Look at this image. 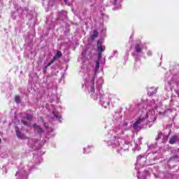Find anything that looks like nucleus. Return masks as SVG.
Masks as SVG:
<instances>
[{"label":"nucleus","instance_id":"7ed1b4c3","mask_svg":"<svg viewBox=\"0 0 179 179\" xmlns=\"http://www.w3.org/2000/svg\"><path fill=\"white\" fill-rule=\"evenodd\" d=\"M146 120H148L150 122H152L156 120L155 110L152 109L148 112L145 115V117L138 119L133 124V128H134L135 131H141V129H142V127H143V122H145Z\"/></svg>","mask_w":179,"mask_h":179},{"label":"nucleus","instance_id":"f257e3e1","mask_svg":"<svg viewBox=\"0 0 179 179\" xmlns=\"http://www.w3.org/2000/svg\"><path fill=\"white\" fill-rule=\"evenodd\" d=\"M89 80L92 99L96 101L99 100V103L106 108L107 106H110V95L108 94H103V90H101L103 83H104L103 77H100L96 81V92H94V84L92 83L90 77H89Z\"/></svg>","mask_w":179,"mask_h":179},{"label":"nucleus","instance_id":"20e7f679","mask_svg":"<svg viewBox=\"0 0 179 179\" xmlns=\"http://www.w3.org/2000/svg\"><path fill=\"white\" fill-rule=\"evenodd\" d=\"M99 68H100V60H97L96 62L94 73H92V75H90L89 76L92 85H94V79H96V76L97 73H99Z\"/></svg>","mask_w":179,"mask_h":179},{"label":"nucleus","instance_id":"2eb2a0df","mask_svg":"<svg viewBox=\"0 0 179 179\" xmlns=\"http://www.w3.org/2000/svg\"><path fill=\"white\" fill-rule=\"evenodd\" d=\"M34 128L36 129V131H37L39 134H41V132H43V129L37 125V124H34Z\"/></svg>","mask_w":179,"mask_h":179},{"label":"nucleus","instance_id":"0eeeda50","mask_svg":"<svg viewBox=\"0 0 179 179\" xmlns=\"http://www.w3.org/2000/svg\"><path fill=\"white\" fill-rule=\"evenodd\" d=\"M135 54H141L143 50V45L137 43L134 46Z\"/></svg>","mask_w":179,"mask_h":179},{"label":"nucleus","instance_id":"e433bc0d","mask_svg":"<svg viewBox=\"0 0 179 179\" xmlns=\"http://www.w3.org/2000/svg\"><path fill=\"white\" fill-rule=\"evenodd\" d=\"M0 143H1V139H0Z\"/></svg>","mask_w":179,"mask_h":179},{"label":"nucleus","instance_id":"4be33fe9","mask_svg":"<svg viewBox=\"0 0 179 179\" xmlns=\"http://www.w3.org/2000/svg\"><path fill=\"white\" fill-rule=\"evenodd\" d=\"M164 138V135L163 134H158L157 138H156V141H160V139H163Z\"/></svg>","mask_w":179,"mask_h":179},{"label":"nucleus","instance_id":"9b49d317","mask_svg":"<svg viewBox=\"0 0 179 179\" xmlns=\"http://www.w3.org/2000/svg\"><path fill=\"white\" fill-rule=\"evenodd\" d=\"M113 5L115 9L121 8V0H113Z\"/></svg>","mask_w":179,"mask_h":179},{"label":"nucleus","instance_id":"ddd939ff","mask_svg":"<svg viewBox=\"0 0 179 179\" xmlns=\"http://www.w3.org/2000/svg\"><path fill=\"white\" fill-rule=\"evenodd\" d=\"M148 91L150 96H153V94H156V93H157V91L155 90V87L148 88Z\"/></svg>","mask_w":179,"mask_h":179},{"label":"nucleus","instance_id":"f03ea898","mask_svg":"<svg viewBox=\"0 0 179 179\" xmlns=\"http://www.w3.org/2000/svg\"><path fill=\"white\" fill-rule=\"evenodd\" d=\"M122 134H124L122 129L109 130L105 136L104 142H106L108 146H112V148H118V146H120L118 135H122Z\"/></svg>","mask_w":179,"mask_h":179},{"label":"nucleus","instance_id":"c85d7f7f","mask_svg":"<svg viewBox=\"0 0 179 179\" xmlns=\"http://www.w3.org/2000/svg\"><path fill=\"white\" fill-rule=\"evenodd\" d=\"M101 58V53H99L98 54V59L99 60L98 61H100V59Z\"/></svg>","mask_w":179,"mask_h":179},{"label":"nucleus","instance_id":"a878e982","mask_svg":"<svg viewBox=\"0 0 179 179\" xmlns=\"http://www.w3.org/2000/svg\"><path fill=\"white\" fill-rule=\"evenodd\" d=\"M133 150H141V147H139V145L136 144L135 148H133Z\"/></svg>","mask_w":179,"mask_h":179},{"label":"nucleus","instance_id":"39448f33","mask_svg":"<svg viewBox=\"0 0 179 179\" xmlns=\"http://www.w3.org/2000/svg\"><path fill=\"white\" fill-rule=\"evenodd\" d=\"M145 162H146V157L145 155H139L137 157L136 164V169L138 170V166H141L143 167L145 166Z\"/></svg>","mask_w":179,"mask_h":179},{"label":"nucleus","instance_id":"412c9836","mask_svg":"<svg viewBox=\"0 0 179 179\" xmlns=\"http://www.w3.org/2000/svg\"><path fill=\"white\" fill-rule=\"evenodd\" d=\"M53 116L56 117V120H61V115H59V113H57L55 112L52 113Z\"/></svg>","mask_w":179,"mask_h":179},{"label":"nucleus","instance_id":"a211bd4d","mask_svg":"<svg viewBox=\"0 0 179 179\" xmlns=\"http://www.w3.org/2000/svg\"><path fill=\"white\" fill-rule=\"evenodd\" d=\"M97 36H99V32L97 31V30H94L93 34L91 36V38L92 40H94V38H96Z\"/></svg>","mask_w":179,"mask_h":179},{"label":"nucleus","instance_id":"2f4dec72","mask_svg":"<svg viewBox=\"0 0 179 179\" xmlns=\"http://www.w3.org/2000/svg\"><path fill=\"white\" fill-rule=\"evenodd\" d=\"M45 128H48V124L47 123L45 124Z\"/></svg>","mask_w":179,"mask_h":179},{"label":"nucleus","instance_id":"473e14b6","mask_svg":"<svg viewBox=\"0 0 179 179\" xmlns=\"http://www.w3.org/2000/svg\"><path fill=\"white\" fill-rule=\"evenodd\" d=\"M64 2L65 3H68V0H64Z\"/></svg>","mask_w":179,"mask_h":179},{"label":"nucleus","instance_id":"f8f14e48","mask_svg":"<svg viewBox=\"0 0 179 179\" xmlns=\"http://www.w3.org/2000/svg\"><path fill=\"white\" fill-rule=\"evenodd\" d=\"M97 49H98V51H99V52H103V51L106 50V46H102L101 43H100V41H98Z\"/></svg>","mask_w":179,"mask_h":179},{"label":"nucleus","instance_id":"5701e85b","mask_svg":"<svg viewBox=\"0 0 179 179\" xmlns=\"http://www.w3.org/2000/svg\"><path fill=\"white\" fill-rule=\"evenodd\" d=\"M54 62H55V60H53V59L50 60V62L46 66H45V69H47L48 66H50L52 64H54Z\"/></svg>","mask_w":179,"mask_h":179},{"label":"nucleus","instance_id":"c756f323","mask_svg":"<svg viewBox=\"0 0 179 179\" xmlns=\"http://www.w3.org/2000/svg\"><path fill=\"white\" fill-rule=\"evenodd\" d=\"M22 122L24 125H28L27 122L22 121Z\"/></svg>","mask_w":179,"mask_h":179},{"label":"nucleus","instance_id":"1a4fd4ad","mask_svg":"<svg viewBox=\"0 0 179 179\" xmlns=\"http://www.w3.org/2000/svg\"><path fill=\"white\" fill-rule=\"evenodd\" d=\"M146 176H149V171H145V174L143 173H141V172H138L137 173V178L138 179H145L146 178Z\"/></svg>","mask_w":179,"mask_h":179},{"label":"nucleus","instance_id":"423d86ee","mask_svg":"<svg viewBox=\"0 0 179 179\" xmlns=\"http://www.w3.org/2000/svg\"><path fill=\"white\" fill-rule=\"evenodd\" d=\"M29 171H24V169H21L16 173L15 177L17 179H27V174H29Z\"/></svg>","mask_w":179,"mask_h":179},{"label":"nucleus","instance_id":"9d476101","mask_svg":"<svg viewBox=\"0 0 179 179\" xmlns=\"http://www.w3.org/2000/svg\"><path fill=\"white\" fill-rule=\"evenodd\" d=\"M176 142H179V138L178 136L174 135L172 136V138L169 141V143L171 145H174Z\"/></svg>","mask_w":179,"mask_h":179},{"label":"nucleus","instance_id":"cd10ccee","mask_svg":"<svg viewBox=\"0 0 179 179\" xmlns=\"http://www.w3.org/2000/svg\"><path fill=\"white\" fill-rule=\"evenodd\" d=\"M147 55H148V57L152 56V51L148 50V51L147 52Z\"/></svg>","mask_w":179,"mask_h":179},{"label":"nucleus","instance_id":"c9c22d12","mask_svg":"<svg viewBox=\"0 0 179 179\" xmlns=\"http://www.w3.org/2000/svg\"><path fill=\"white\" fill-rule=\"evenodd\" d=\"M0 4L2 5V3L0 1Z\"/></svg>","mask_w":179,"mask_h":179},{"label":"nucleus","instance_id":"f704fd0d","mask_svg":"<svg viewBox=\"0 0 179 179\" xmlns=\"http://www.w3.org/2000/svg\"><path fill=\"white\" fill-rule=\"evenodd\" d=\"M176 94H178V96H179V92L176 91Z\"/></svg>","mask_w":179,"mask_h":179},{"label":"nucleus","instance_id":"f3484780","mask_svg":"<svg viewBox=\"0 0 179 179\" xmlns=\"http://www.w3.org/2000/svg\"><path fill=\"white\" fill-rule=\"evenodd\" d=\"M122 149H123V150H128V149H129V142L126 141Z\"/></svg>","mask_w":179,"mask_h":179},{"label":"nucleus","instance_id":"72a5a7b5","mask_svg":"<svg viewBox=\"0 0 179 179\" xmlns=\"http://www.w3.org/2000/svg\"><path fill=\"white\" fill-rule=\"evenodd\" d=\"M46 71H47V69H45V67H44L43 71H44V72H46Z\"/></svg>","mask_w":179,"mask_h":179},{"label":"nucleus","instance_id":"4468645a","mask_svg":"<svg viewBox=\"0 0 179 179\" xmlns=\"http://www.w3.org/2000/svg\"><path fill=\"white\" fill-rule=\"evenodd\" d=\"M62 57V52H61V51H57V52L56 53L55 56L53 57V60H55V62L58 59V58H61Z\"/></svg>","mask_w":179,"mask_h":179},{"label":"nucleus","instance_id":"393cba45","mask_svg":"<svg viewBox=\"0 0 179 179\" xmlns=\"http://www.w3.org/2000/svg\"><path fill=\"white\" fill-rule=\"evenodd\" d=\"M152 103L150 106L152 107V108H156V101L155 100L152 101Z\"/></svg>","mask_w":179,"mask_h":179},{"label":"nucleus","instance_id":"b1692460","mask_svg":"<svg viewBox=\"0 0 179 179\" xmlns=\"http://www.w3.org/2000/svg\"><path fill=\"white\" fill-rule=\"evenodd\" d=\"M15 101L17 104H19V103H20V97L19 96H15Z\"/></svg>","mask_w":179,"mask_h":179},{"label":"nucleus","instance_id":"dca6fc26","mask_svg":"<svg viewBox=\"0 0 179 179\" xmlns=\"http://www.w3.org/2000/svg\"><path fill=\"white\" fill-rule=\"evenodd\" d=\"M28 145L29 146H30L31 148H33V146H34V145H36V140L34 139H29V142H28Z\"/></svg>","mask_w":179,"mask_h":179},{"label":"nucleus","instance_id":"bb28decb","mask_svg":"<svg viewBox=\"0 0 179 179\" xmlns=\"http://www.w3.org/2000/svg\"><path fill=\"white\" fill-rule=\"evenodd\" d=\"M27 120H29V121H31V120H33V116L31 115H27Z\"/></svg>","mask_w":179,"mask_h":179},{"label":"nucleus","instance_id":"aec40b11","mask_svg":"<svg viewBox=\"0 0 179 179\" xmlns=\"http://www.w3.org/2000/svg\"><path fill=\"white\" fill-rule=\"evenodd\" d=\"M83 153L87 154V153H90V146H88L87 148H85L83 149Z\"/></svg>","mask_w":179,"mask_h":179},{"label":"nucleus","instance_id":"6ab92c4d","mask_svg":"<svg viewBox=\"0 0 179 179\" xmlns=\"http://www.w3.org/2000/svg\"><path fill=\"white\" fill-rule=\"evenodd\" d=\"M67 13L65 10H61L57 13L58 16H66Z\"/></svg>","mask_w":179,"mask_h":179},{"label":"nucleus","instance_id":"7c9ffc66","mask_svg":"<svg viewBox=\"0 0 179 179\" xmlns=\"http://www.w3.org/2000/svg\"><path fill=\"white\" fill-rule=\"evenodd\" d=\"M115 54H118V51L114 50V51H113V55H115Z\"/></svg>","mask_w":179,"mask_h":179},{"label":"nucleus","instance_id":"6e6552de","mask_svg":"<svg viewBox=\"0 0 179 179\" xmlns=\"http://www.w3.org/2000/svg\"><path fill=\"white\" fill-rule=\"evenodd\" d=\"M15 132H16V135L17 136V138H19L20 139H26L27 137L26 136L23 135L20 131L19 130V129L17 127H15Z\"/></svg>","mask_w":179,"mask_h":179}]
</instances>
